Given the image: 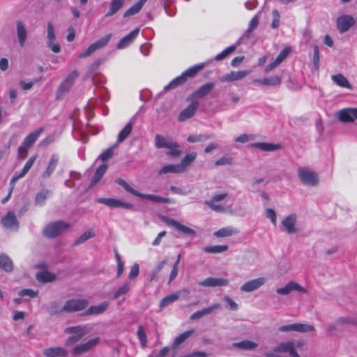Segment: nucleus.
I'll use <instances>...</instances> for the list:
<instances>
[{
    "mask_svg": "<svg viewBox=\"0 0 357 357\" xmlns=\"http://www.w3.org/2000/svg\"><path fill=\"white\" fill-rule=\"evenodd\" d=\"M130 289V285L129 282H126L122 287H119L113 293V298H118L122 295L127 294Z\"/></svg>",
    "mask_w": 357,
    "mask_h": 357,
    "instance_id": "nucleus-57",
    "label": "nucleus"
},
{
    "mask_svg": "<svg viewBox=\"0 0 357 357\" xmlns=\"http://www.w3.org/2000/svg\"><path fill=\"white\" fill-rule=\"evenodd\" d=\"M47 310L50 314L53 315L64 312V306L61 307L58 301H53L50 303Z\"/></svg>",
    "mask_w": 357,
    "mask_h": 357,
    "instance_id": "nucleus-51",
    "label": "nucleus"
},
{
    "mask_svg": "<svg viewBox=\"0 0 357 357\" xmlns=\"http://www.w3.org/2000/svg\"><path fill=\"white\" fill-rule=\"evenodd\" d=\"M204 66V63H199L189 68L185 71H184L180 76L174 79L169 84H167L164 88V90L167 91L169 89H172L178 85L183 84L184 82H185L188 78L193 77L199 71L202 70Z\"/></svg>",
    "mask_w": 357,
    "mask_h": 357,
    "instance_id": "nucleus-1",
    "label": "nucleus"
},
{
    "mask_svg": "<svg viewBox=\"0 0 357 357\" xmlns=\"http://www.w3.org/2000/svg\"><path fill=\"white\" fill-rule=\"evenodd\" d=\"M229 281L227 278L209 277L199 282V285L205 287H215L227 286Z\"/></svg>",
    "mask_w": 357,
    "mask_h": 357,
    "instance_id": "nucleus-16",
    "label": "nucleus"
},
{
    "mask_svg": "<svg viewBox=\"0 0 357 357\" xmlns=\"http://www.w3.org/2000/svg\"><path fill=\"white\" fill-rule=\"evenodd\" d=\"M146 1L147 0H139L138 2H137L132 6H131L128 10H127L124 13L123 17H128L134 15L138 12H139V10L142 9V6H144Z\"/></svg>",
    "mask_w": 357,
    "mask_h": 357,
    "instance_id": "nucleus-44",
    "label": "nucleus"
},
{
    "mask_svg": "<svg viewBox=\"0 0 357 357\" xmlns=\"http://www.w3.org/2000/svg\"><path fill=\"white\" fill-rule=\"evenodd\" d=\"M282 74L280 75H275L272 77H265V81L264 82L265 83L266 86H279L281 84L282 82Z\"/></svg>",
    "mask_w": 357,
    "mask_h": 357,
    "instance_id": "nucleus-48",
    "label": "nucleus"
},
{
    "mask_svg": "<svg viewBox=\"0 0 357 357\" xmlns=\"http://www.w3.org/2000/svg\"><path fill=\"white\" fill-rule=\"evenodd\" d=\"M137 336L142 348H145L147 345V336L144 328L142 326L138 327Z\"/></svg>",
    "mask_w": 357,
    "mask_h": 357,
    "instance_id": "nucleus-50",
    "label": "nucleus"
},
{
    "mask_svg": "<svg viewBox=\"0 0 357 357\" xmlns=\"http://www.w3.org/2000/svg\"><path fill=\"white\" fill-rule=\"evenodd\" d=\"M16 32L20 46L23 47L27 39L28 32L22 22L19 20L16 22Z\"/></svg>",
    "mask_w": 357,
    "mask_h": 357,
    "instance_id": "nucleus-21",
    "label": "nucleus"
},
{
    "mask_svg": "<svg viewBox=\"0 0 357 357\" xmlns=\"http://www.w3.org/2000/svg\"><path fill=\"white\" fill-rule=\"evenodd\" d=\"M233 347L243 350H253L257 347V344L250 340H243L233 343Z\"/></svg>",
    "mask_w": 357,
    "mask_h": 357,
    "instance_id": "nucleus-43",
    "label": "nucleus"
},
{
    "mask_svg": "<svg viewBox=\"0 0 357 357\" xmlns=\"http://www.w3.org/2000/svg\"><path fill=\"white\" fill-rule=\"evenodd\" d=\"M167 260L164 259L162 261H160V263H158L155 266V268H153V270L151 274V276H150L151 281H153L156 278L158 274L161 271V270L163 268V267L167 264Z\"/></svg>",
    "mask_w": 357,
    "mask_h": 357,
    "instance_id": "nucleus-59",
    "label": "nucleus"
},
{
    "mask_svg": "<svg viewBox=\"0 0 357 357\" xmlns=\"http://www.w3.org/2000/svg\"><path fill=\"white\" fill-rule=\"evenodd\" d=\"M89 305L86 299H70L64 305V312H75L84 310Z\"/></svg>",
    "mask_w": 357,
    "mask_h": 357,
    "instance_id": "nucleus-6",
    "label": "nucleus"
},
{
    "mask_svg": "<svg viewBox=\"0 0 357 357\" xmlns=\"http://www.w3.org/2000/svg\"><path fill=\"white\" fill-rule=\"evenodd\" d=\"M227 250L228 246L227 245H213L203 248V251L207 253H221L227 251Z\"/></svg>",
    "mask_w": 357,
    "mask_h": 357,
    "instance_id": "nucleus-49",
    "label": "nucleus"
},
{
    "mask_svg": "<svg viewBox=\"0 0 357 357\" xmlns=\"http://www.w3.org/2000/svg\"><path fill=\"white\" fill-rule=\"evenodd\" d=\"M0 269L6 272H11L13 269V261L6 254L0 255Z\"/></svg>",
    "mask_w": 357,
    "mask_h": 357,
    "instance_id": "nucleus-35",
    "label": "nucleus"
},
{
    "mask_svg": "<svg viewBox=\"0 0 357 357\" xmlns=\"http://www.w3.org/2000/svg\"><path fill=\"white\" fill-rule=\"evenodd\" d=\"M239 231L237 228L232 226H227L217 230L213 233L214 236L217 238H225L234 235H237Z\"/></svg>",
    "mask_w": 357,
    "mask_h": 357,
    "instance_id": "nucleus-24",
    "label": "nucleus"
},
{
    "mask_svg": "<svg viewBox=\"0 0 357 357\" xmlns=\"http://www.w3.org/2000/svg\"><path fill=\"white\" fill-rule=\"evenodd\" d=\"M51 191L47 189H43L38 192L35 198L36 205H43L46 199L50 195Z\"/></svg>",
    "mask_w": 357,
    "mask_h": 357,
    "instance_id": "nucleus-47",
    "label": "nucleus"
},
{
    "mask_svg": "<svg viewBox=\"0 0 357 357\" xmlns=\"http://www.w3.org/2000/svg\"><path fill=\"white\" fill-rule=\"evenodd\" d=\"M137 197H139V198H142V199H149L150 201H152V202H156V203H165V204L173 203V200L171 198L162 197L155 195L143 194V193L139 192Z\"/></svg>",
    "mask_w": 357,
    "mask_h": 357,
    "instance_id": "nucleus-31",
    "label": "nucleus"
},
{
    "mask_svg": "<svg viewBox=\"0 0 357 357\" xmlns=\"http://www.w3.org/2000/svg\"><path fill=\"white\" fill-rule=\"evenodd\" d=\"M107 169V165L102 164L96 170V172L92 178L91 186L95 185L96 183H98L100 180L102 178V176L106 172V170Z\"/></svg>",
    "mask_w": 357,
    "mask_h": 357,
    "instance_id": "nucleus-40",
    "label": "nucleus"
},
{
    "mask_svg": "<svg viewBox=\"0 0 357 357\" xmlns=\"http://www.w3.org/2000/svg\"><path fill=\"white\" fill-rule=\"evenodd\" d=\"M197 153L195 152H191L188 153L182 160L179 165H181L183 172L185 171V168L190 166L196 159Z\"/></svg>",
    "mask_w": 357,
    "mask_h": 357,
    "instance_id": "nucleus-46",
    "label": "nucleus"
},
{
    "mask_svg": "<svg viewBox=\"0 0 357 357\" xmlns=\"http://www.w3.org/2000/svg\"><path fill=\"white\" fill-rule=\"evenodd\" d=\"M79 75L77 70H74L72 73L68 75L66 79L60 84L58 91L57 96H63L64 93L69 91L73 86L74 79Z\"/></svg>",
    "mask_w": 357,
    "mask_h": 357,
    "instance_id": "nucleus-14",
    "label": "nucleus"
},
{
    "mask_svg": "<svg viewBox=\"0 0 357 357\" xmlns=\"http://www.w3.org/2000/svg\"><path fill=\"white\" fill-rule=\"evenodd\" d=\"M267 282L264 277H259L245 282L240 288L242 292L250 293L259 289Z\"/></svg>",
    "mask_w": 357,
    "mask_h": 357,
    "instance_id": "nucleus-9",
    "label": "nucleus"
},
{
    "mask_svg": "<svg viewBox=\"0 0 357 357\" xmlns=\"http://www.w3.org/2000/svg\"><path fill=\"white\" fill-rule=\"evenodd\" d=\"M166 223L174 228H175L178 231L181 233L188 235V236H194L195 235V231L187 226H185L178 221L172 218H167L166 220Z\"/></svg>",
    "mask_w": 357,
    "mask_h": 357,
    "instance_id": "nucleus-19",
    "label": "nucleus"
},
{
    "mask_svg": "<svg viewBox=\"0 0 357 357\" xmlns=\"http://www.w3.org/2000/svg\"><path fill=\"white\" fill-rule=\"evenodd\" d=\"M205 204H206L211 210L215 212L223 213L225 211V208L222 204H217V202L211 199L205 201Z\"/></svg>",
    "mask_w": 357,
    "mask_h": 357,
    "instance_id": "nucleus-58",
    "label": "nucleus"
},
{
    "mask_svg": "<svg viewBox=\"0 0 357 357\" xmlns=\"http://www.w3.org/2000/svg\"><path fill=\"white\" fill-rule=\"evenodd\" d=\"M195 333L194 329L188 330L183 333L180 334L178 336H177L173 343V348H176L178 347L181 344L184 342L190 335H192Z\"/></svg>",
    "mask_w": 357,
    "mask_h": 357,
    "instance_id": "nucleus-45",
    "label": "nucleus"
},
{
    "mask_svg": "<svg viewBox=\"0 0 357 357\" xmlns=\"http://www.w3.org/2000/svg\"><path fill=\"white\" fill-rule=\"evenodd\" d=\"M36 278L38 281L43 283H47L54 281L56 278V276L54 274L50 271H43L38 273Z\"/></svg>",
    "mask_w": 357,
    "mask_h": 357,
    "instance_id": "nucleus-39",
    "label": "nucleus"
},
{
    "mask_svg": "<svg viewBox=\"0 0 357 357\" xmlns=\"http://www.w3.org/2000/svg\"><path fill=\"white\" fill-rule=\"evenodd\" d=\"M172 141V140L158 134L155 135L154 139L155 146L158 149H167Z\"/></svg>",
    "mask_w": 357,
    "mask_h": 357,
    "instance_id": "nucleus-42",
    "label": "nucleus"
},
{
    "mask_svg": "<svg viewBox=\"0 0 357 357\" xmlns=\"http://www.w3.org/2000/svg\"><path fill=\"white\" fill-rule=\"evenodd\" d=\"M118 146L117 144H114L113 146L107 148L103 153H102L99 158L105 162L112 157L114 155V150Z\"/></svg>",
    "mask_w": 357,
    "mask_h": 357,
    "instance_id": "nucleus-56",
    "label": "nucleus"
},
{
    "mask_svg": "<svg viewBox=\"0 0 357 357\" xmlns=\"http://www.w3.org/2000/svg\"><path fill=\"white\" fill-rule=\"evenodd\" d=\"M58 162L59 156L56 154H53L46 169L43 173V177L44 178H48L51 176L57 166Z\"/></svg>",
    "mask_w": 357,
    "mask_h": 357,
    "instance_id": "nucleus-30",
    "label": "nucleus"
},
{
    "mask_svg": "<svg viewBox=\"0 0 357 357\" xmlns=\"http://www.w3.org/2000/svg\"><path fill=\"white\" fill-rule=\"evenodd\" d=\"M354 23V18L349 15H341L336 20L337 29L342 33L347 31Z\"/></svg>",
    "mask_w": 357,
    "mask_h": 357,
    "instance_id": "nucleus-11",
    "label": "nucleus"
},
{
    "mask_svg": "<svg viewBox=\"0 0 357 357\" xmlns=\"http://www.w3.org/2000/svg\"><path fill=\"white\" fill-rule=\"evenodd\" d=\"M69 227V224L64 221H56L48 224L43 229V234L48 238H54Z\"/></svg>",
    "mask_w": 357,
    "mask_h": 357,
    "instance_id": "nucleus-2",
    "label": "nucleus"
},
{
    "mask_svg": "<svg viewBox=\"0 0 357 357\" xmlns=\"http://www.w3.org/2000/svg\"><path fill=\"white\" fill-rule=\"evenodd\" d=\"M42 132L43 128H40L34 132H31L25 137L23 142L22 143V145L29 149L36 142Z\"/></svg>",
    "mask_w": 357,
    "mask_h": 357,
    "instance_id": "nucleus-27",
    "label": "nucleus"
},
{
    "mask_svg": "<svg viewBox=\"0 0 357 357\" xmlns=\"http://www.w3.org/2000/svg\"><path fill=\"white\" fill-rule=\"evenodd\" d=\"M250 70L231 71L229 73L224 75L220 80L222 82H233L240 80L250 74Z\"/></svg>",
    "mask_w": 357,
    "mask_h": 357,
    "instance_id": "nucleus-20",
    "label": "nucleus"
},
{
    "mask_svg": "<svg viewBox=\"0 0 357 357\" xmlns=\"http://www.w3.org/2000/svg\"><path fill=\"white\" fill-rule=\"evenodd\" d=\"M47 46L54 53H59L61 51V47L59 43H54V41L56 38L54 27L52 22H48L47 25Z\"/></svg>",
    "mask_w": 357,
    "mask_h": 357,
    "instance_id": "nucleus-15",
    "label": "nucleus"
},
{
    "mask_svg": "<svg viewBox=\"0 0 357 357\" xmlns=\"http://www.w3.org/2000/svg\"><path fill=\"white\" fill-rule=\"evenodd\" d=\"M178 144L176 142L172 141V142L169 143V146L167 147V149L169 150L167 155L174 157L179 156L181 151L178 149Z\"/></svg>",
    "mask_w": 357,
    "mask_h": 357,
    "instance_id": "nucleus-53",
    "label": "nucleus"
},
{
    "mask_svg": "<svg viewBox=\"0 0 357 357\" xmlns=\"http://www.w3.org/2000/svg\"><path fill=\"white\" fill-rule=\"evenodd\" d=\"M292 291H298L301 293L307 292L304 287L294 281L289 282L284 287L278 288L276 289L277 294L282 296L288 295Z\"/></svg>",
    "mask_w": 357,
    "mask_h": 357,
    "instance_id": "nucleus-13",
    "label": "nucleus"
},
{
    "mask_svg": "<svg viewBox=\"0 0 357 357\" xmlns=\"http://www.w3.org/2000/svg\"><path fill=\"white\" fill-rule=\"evenodd\" d=\"M297 221V216L295 213H291L287 217H285L282 220V225L284 227V229L289 234H294L297 232V229L296 227V224Z\"/></svg>",
    "mask_w": 357,
    "mask_h": 357,
    "instance_id": "nucleus-18",
    "label": "nucleus"
},
{
    "mask_svg": "<svg viewBox=\"0 0 357 357\" xmlns=\"http://www.w3.org/2000/svg\"><path fill=\"white\" fill-rule=\"evenodd\" d=\"M221 305L220 303H214L207 307L192 313L190 318L191 320L201 319L204 316L211 314L214 310L219 309Z\"/></svg>",
    "mask_w": 357,
    "mask_h": 357,
    "instance_id": "nucleus-23",
    "label": "nucleus"
},
{
    "mask_svg": "<svg viewBox=\"0 0 357 357\" xmlns=\"http://www.w3.org/2000/svg\"><path fill=\"white\" fill-rule=\"evenodd\" d=\"M215 137L213 134L211 135H190L188 137L187 140L190 143H196V142H206L210 139H213Z\"/></svg>",
    "mask_w": 357,
    "mask_h": 357,
    "instance_id": "nucleus-41",
    "label": "nucleus"
},
{
    "mask_svg": "<svg viewBox=\"0 0 357 357\" xmlns=\"http://www.w3.org/2000/svg\"><path fill=\"white\" fill-rule=\"evenodd\" d=\"M139 33V29L137 28L132 31L129 34L122 38L116 45V48L122 50L130 45L137 38Z\"/></svg>",
    "mask_w": 357,
    "mask_h": 357,
    "instance_id": "nucleus-22",
    "label": "nucleus"
},
{
    "mask_svg": "<svg viewBox=\"0 0 357 357\" xmlns=\"http://www.w3.org/2000/svg\"><path fill=\"white\" fill-rule=\"evenodd\" d=\"M233 159L231 157H222L217 160L215 161V165L216 166H223L227 165H230L232 163Z\"/></svg>",
    "mask_w": 357,
    "mask_h": 357,
    "instance_id": "nucleus-64",
    "label": "nucleus"
},
{
    "mask_svg": "<svg viewBox=\"0 0 357 357\" xmlns=\"http://www.w3.org/2000/svg\"><path fill=\"white\" fill-rule=\"evenodd\" d=\"M296 332L308 333L315 331L314 327L308 324L296 323Z\"/></svg>",
    "mask_w": 357,
    "mask_h": 357,
    "instance_id": "nucleus-55",
    "label": "nucleus"
},
{
    "mask_svg": "<svg viewBox=\"0 0 357 357\" xmlns=\"http://www.w3.org/2000/svg\"><path fill=\"white\" fill-rule=\"evenodd\" d=\"M199 107V102L193 100L185 109L182 110L178 116V121L180 122L185 121L190 119L195 114Z\"/></svg>",
    "mask_w": 357,
    "mask_h": 357,
    "instance_id": "nucleus-17",
    "label": "nucleus"
},
{
    "mask_svg": "<svg viewBox=\"0 0 357 357\" xmlns=\"http://www.w3.org/2000/svg\"><path fill=\"white\" fill-rule=\"evenodd\" d=\"M100 342L99 337H95L89 340L86 342L77 345L73 349V355H81L89 351L93 347H96Z\"/></svg>",
    "mask_w": 357,
    "mask_h": 357,
    "instance_id": "nucleus-12",
    "label": "nucleus"
},
{
    "mask_svg": "<svg viewBox=\"0 0 357 357\" xmlns=\"http://www.w3.org/2000/svg\"><path fill=\"white\" fill-rule=\"evenodd\" d=\"M337 116L340 121L344 123H352L357 120V108L347 107L339 110Z\"/></svg>",
    "mask_w": 357,
    "mask_h": 357,
    "instance_id": "nucleus-8",
    "label": "nucleus"
},
{
    "mask_svg": "<svg viewBox=\"0 0 357 357\" xmlns=\"http://www.w3.org/2000/svg\"><path fill=\"white\" fill-rule=\"evenodd\" d=\"M181 292L188 294L189 291L187 289H184L181 291ZM180 294H181V291L177 294H169V295L166 296L165 297H164L162 298V300L160 301V307L161 309H162V308L167 307V305H169V304L176 301L179 298Z\"/></svg>",
    "mask_w": 357,
    "mask_h": 357,
    "instance_id": "nucleus-33",
    "label": "nucleus"
},
{
    "mask_svg": "<svg viewBox=\"0 0 357 357\" xmlns=\"http://www.w3.org/2000/svg\"><path fill=\"white\" fill-rule=\"evenodd\" d=\"M250 146L267 152L274 151L280 148V145L279 144L267 142H255L250 144Z\"/></svg>",
    "mask_w": 357,
    "mask_h": 357,
    "instance_id": "nucleus-29",
    "label": "nucleus"
},
{
    "mask_svg": "<svg viewBox=\"0 0 357 357\" xmlns=\"http://www.w3.org/2000/svg\"><path fill=\"white\" fill-rule=\"evenodd\" d=\"M277 353H288L289 357H300L294 349V345L291 342H282L278 345L272 353H266V357H280Z\"/></svg>",
    "mask_w": 357,
    "mask_h": 357,
    "instance_id": "nucleus-5",
    "label": "nucleus"
},
{
    "mask_svg": "<svg viewBox=\"0 0 357 357\" xmlns=\"http://www.w3.org/2000/svg\"><path fill=\"white\" fill-rule=\"evenodd\" d=\"M132 130V123H128L125 127L119 132L116 144L118 145L123 142L131 133Z\"/></svg>",
    "mask_w": 357,
    "mask_h": 357,
    "instance_id": "nucleus-38",
    "label": "nucleus"
},
{
    "mask_svg": "<svg viewBox=\"0 0 357 357\" xmlns=\"http://www.w3.org/2000/svg\"><path fill=\"white\" fill-rule=\"evenodd\" d=\"M236 50L235 45H231L227 47L225 50H223L220 54H217L215 57V59L217 61H221L226 58L228 55L234 52Z\"/></svg>",
    "mask_w": 357,
    "mask_h": 357,
    "instance_id": "nucleus-60",
    "label": "nucleus"
},
{
    "mask_svg": "<svg viewBox=\"0 0 357 357\" xmlns=\"http://www.w3.org/2000/svg\"><path fill=\"white\" fill-rule=\"evenodd\" d=\"M95 234L92 229L84 231L75 242V245H78L93 238Z\"/></svg>",
    "mask_w": 357,
    "mask_h": 357,
    "instance_id": "nucleus-52",
    "label": "nucleus"
},
{
    "mask_svg": "<svg viewBox=\"0 0 357 357\" xmlns=\"http://www.w3.org/2000/svg\"><path fill=\"white\" fill-rule=\"evenodd\" d=\"M43 354L46 357H64L68 351L63 347H55L45 349Z\"/></svg>",
    "mask_w": 357,
    "mask_h": 357,
    "instance_id": "nucleus-26",
    "label": "nucleus"
},
{
    "mask_svg": "<svg viewBox=\"0 0 357 357\" xmlns=\"http://www.w3.org/2000/svg\"><path fill=\"white\" fill-rule=\"evenodd\" d=\"M97 202L102 204L110 208H121L124 209H132L134 206L132 204L123 202L119 199L114 198H98Z\"/></svg>",
    "mask_w": 357,
    "mask_h": 357,
    "instance_id": "nucleus-7",
    "label": "nucleus"
},
{
    "mask_svg": "<svg viewBox=\"0 0 357 357\" xmlns=\"http://www.w3.org/2000/svg\"><path fill=\"white\" fill-rule=\"evenodd\" d=\"M1 224L8 229L17 231L20 227L19 221L17 220L15 213L10 211L1 220Z\"/></svg>",
    "mask_w": 357,
    "mask_h": 357,
    "instance_id": "nucleus-10",
    "label": "nucleus"
},
{
    "mask_svg": "<svg viewBox=\"0 0 357 357\" xmlns=\"http://www.w3.org/2000/svg\"><path fill=\"white\" fill-rule=\"evenodd\" d=\"M213 82H208L201 86L192 94V98H202L208 95L214 88Z\"/></svg>",
    "mask_w": 357,
    "mask_h": 357,
    "instance_id": "nucleus-25",
    "label": "nucleus"
},
{
    "mask_svg": "<svg viewBox=\"0 0 357 357\" xmlns=\"http://www.w3.org/2000/svg\"><path fill=\"white\" fill-rule=\"evenodd\" d=\"M168 173H174V174H178V173H183V169L181 165H174V164H169L164 166L162 167L159 172L158 174L160 175L166 174Z\"/></svg>",
    "mask_w": 357,
    "mask_h": 357,
    "instance_id": "nucleus-36",
    "label": "nucleus"
},
{
    "mask_svg": "<svg viewBox=\"0 0 357 357\" xmlns=\"http://www.w3.org/2000/svg\"><path fill=\"white\" fill-rule=\"evenodd\" d=\"M331 79L337 86L340 87L348 89L350 90L353 89L352 85L349 83L347 78L341 73L333 75L331 76Z\"/></svg>",
    "mask_w": 357,
    "mask_h": 357,
    "instance_id": "nucleus-28",
    "label": "nucleus"
},
{
    "mask_svg": "<svg viewBox=\"0 0 357 357\" xmlns=\"http://www.w3.org/2000/svg\"><path fill=\"white\" fill-rule=\"evenodd\" d=\"M336 322L340 326L341 329L344 325H349V324H356V322L354 321L353 319L349 318V317H339L336 320Z\"/></svg>",
    "mask_w": 357,
    "mask_h": 357,
    "instance_id": "nucleus-62",
    "label": "nucleus"
},
{
    "mask_svg": "<svg viewBox=\"0 0 357 357\" xmlns=\"http://www.w3.org/2000/svg\"><path fill=\"white\" fill-rule=\"evenodd\" d=\"M124 0H111L109 11L105 14V17H111L116 13L123 6Z\"/></svg>",
    "mask_w": 357,
    "mask_h": 357,
    "instance_id": "nucleus-37",
    "label": "nucleus"
},
{
    "mask_svg": "<svg viewBox=\"0 0 357 357\" xmlns=\"http://www.w3.org/2000/svg\"><path fill=\"white\" fill-rule=\"evenodd\" d=\"M112 36V33H108L104 37L100 38L96 42L91 43L84 51L79 54V58L85 59L90 56L97 50L105 47L109 42Z\"/></svg>",
    "mask_w": 357,
    "mask_h": 357,
    "instance_id": "nucleus-3",
    "label": "nucleus"
},
{
    "mask_svg": "<svg viewBox=\"0 0 357 357\" xmlns=\"http://www.w3.org/2000/svg\"><path fill=\"white\" fill-rule=\"evenodd\" d=\"M108 305L109 303L107 301L102 302L97 305H91L86 310L84 314L92 315L102 314L107 310Z\"/></svg>",
    "mask_w": 357,
    "mask_h": 357,
    "instance_id": "nucleus-32",
    "label": "nucleus"
},
{
    "mask_svg": "<svg viewBox=\"0 0 357 357\" xmlns=\"http://www.w3.org/2000/svg\"><path fill=\"white\" fill-rule=\"evenodd\" d=\"M116 183L121 185V187H123L127 192L131 193L135 196H138L139 192L130 187L125 180L122 178H117L116 180Z\"/></svg>",
    "mask_w": 357,
    "mask_h": 357,
    "instance_id": "nucleus-54",
    "label": "nucleus"
},
{
    "mask_svg": "<svg viewBox=\"0 0 357 357\" xmlns=\"http://www.w3.org/2000/svg\"><path fill=\"white\" fill-rule=\"evenodd\" d=\"M90 331L89 329L87 328L86 326H76L68 327L64 330L66 333H71L73 335H80L84 337Z\"/></svg>",
    "mask_w": 357,
    "mask_h": 357,
    "instance_id": "nucleus-34",
    "label": "nucleus"
},
{
    "mask_svg": "<svg viewBox=\"0 0 357 357\" xmlns=\"http://www.w3.org/2000/svg\"><path fill=\"white\" fill-rule=\"evenodd\" d=\"M139 273V266L138 264L135 263L132 266V267L130 268V273L128 275V278L130 280L135 279V278H137L138 276Z\"/></svg>",
    "mask_w": 357,
    "mask_h": 357,
    "instance_id": "nucleus-63",
    "label": "nucleus"
},
{
    "mask_svg": "<svg viewBox=\"0 0 357 357\" xmlns=\"http://www.w3.org/2000/svg\"><path fill=\"white\" fill-rule=\"evenodd\" d=\"M290 47H284L278 55L277 58L275 59L276 63H278L280 65L287 57V56L290 53Z\"/></svg>",
    "mask_w": 357,
    "mask_h": 357,
    "instance_id": "nucleus-61",
    "label": "nucleus"
},
{
    "mask_svg": "<svg viewBox=\"0 0 357 357\" xmlns=\"http://www.w3.org/2000/svg\"><path fill=\"white\" fill-rule=\"evenodd\" d=\"M298 176L305 185L314 186L319 183L317 173L307 167L299 168L298 169Z\"/></svg>",
    "mask_w": 357,
    "mask_h": 357,
    "instance_id": "nucleus-4",
    "label": "nucleus"
}]
</instances>
